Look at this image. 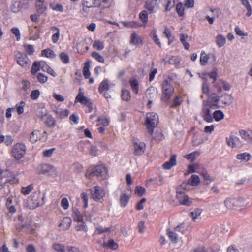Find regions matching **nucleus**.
<instances>
[{"label": "nucleus", "mask_w": 252, "mask_h": 252, "mask_svg": "<svg viewBox=\"0 0 252 252\" xmlns=\"http://www.w3.org/2000/svg\"><path fill=\"white\" fill-rule=\"evenodd\" d=\"M107 170L103 164H99L96 166H90L87 170L86 177L89 179L95 176L97 177H101L103 179L106 177Z\"/></svg>", "instance_id": "obj_1"}, {"label": "nucleus", "mask_w": 252, "mask_h": 252, "mask_svg": "<svg viewBox=\"0 0 252 252\" xmlns=\"http://www.w3.org/2000/svg\"><path fill=\"white\" fill-rule=\"evenodd\" d=\"M45 195L40 192H34L31 195L27 201V205L30 209H34L45 203Z\"/></svg>", "instance_id": "obj_2"}, {"label": "nucleus", "mask_w": 252, "mask_h": 252, "mask_svg": "<svg viewBox=\"0 0 252 252\" xmlns=\"http://www.w3.org/2000/svg\"><path fill=\"white\" fill-rule=\"evenodd\" d=\"M162 95L161 100L163 102H168L173 95L174 88L170 81L166 80L162 84Z\"/></svg>", "instance_id": "obj_3"}, {"label": "nucleus", "mask_w": 252, "mask_h": 252, "mask_svg": "<svg viewBox=\"0 0 252 252\" xmlns=\"http://www.w3.org/2000/svg\"><path fill=\"white\" fill-rule=\"evenodd\" d=\"M26 146L21 143L15 144L11 151L12 155L17 160L22 158L26 154Z\"/></svg>", "instance_id": "obj_4"}, {"label": "nucleus", "mask_w": 252, "mask_h": 252, "mask_svg": "<svg viewBox=\"0 0 252 252\" xmlns=\"http://www.w3.org/2000/svg\"><path fill=\"white\" fill-rule=\"evenodd\" d=\"M90 191L91 197L95 201L101 202L105 195L103 189L98 186L91 189Z\"/></svg>", "instance_id": "obj_5"}, {"label": "nucleus", "mask_w": 252, "mask_h": 252, "mask_svg": "<svg viewBox=\"0 0 252 252\" xmlns=\"http://www.w3.org/2000/svg\"><path fill=\"white\" fill-rule=\"evenodd\" d=\"M37 173L38 174H48L52 175L56 172V168L52 165L43 163L39 165L36 169Z\"/></svg>", "instance_id": "obj_6"}, {"label": "nucleus", "mask_w": 252, "mask_h": 252, "mask_svg": "<svg viewBox=\"0 0 252 252\" xmlns=\"http://www.w3.org/2000/svg\"><path fill=\"white\" fill-rule=\"evenodd\" d=\"M156 115L154 113H149L147 114L145 125L150 135L153 133V130L156 127Z\"/></svg>", "instance_id": "obj_7"}, {"label": "nucleus", "mask_w": 252, "mask_h": 252, "mask_svg": "<svg viewBox=\"0 0 252 252\" xmlns=\"http://www.w3.org/2000/svg\"><path fill=\"white\" fill-rule=\"evenodd\" d=\"M176 192V197L181 205L188 206L191 205L192 204L191 199L186 195L184 191H180L179 188H178Z\"/></svg>", "instance_id": "obj_8"}, {"label": "nucleus", "mask_w": 252, "mask_h": 252, "mask_svg": "<svg viewBox=\"0 0 252 252\" xmlns=\"http://www.w3.org/2000/svg\"><path fill=\"white\" fill-rule=\"evenodd\" d=\"M134 147L133 154L136 156H140L143 154L146 149V145L144 142H140L138 139H135L133 140Z\"/></svg>", "instance_id": "obj_9"}, {"label": "nucleus", "mask_w": 252, "mask_h": 252, "mask_svg": "<svg viewBox=\"0 0 252 252\" xmlns=\"http://www.w3.org/2000/svg\"><path fill=\"white\" fill-rule=\"evenodd\" d=\"M20 56L16 57L17 63L25 69L29 68L31 65V62L29 59L25 55L19 53Z\"/></svg>", "instance_id": "obj_10"}, {"label": "nucleus", "mask_w": 252, "mask_h": 252, "mask_svg": "<svg viewBox=\"0 0 252 252\" xmlns=\"http://www.w3.org/2000/svg\"><path fill=\"white\" fill-rule=\"evenodd\" d=\"M214 87L217 92L221 93L222 90L225 91H229L231 86L227 82L223 80H219L214 85Z\"/></svg>", "instance_id": "obj_11"}, {"label": "nucleus", "mask_w": 252, "mask_h": 252, "mask_svg": "<svg viewBox=\"0 0 252 252\" xmlns=\"http://www.w3.org/2000/svg\"><path fill=\"white\" fill-rule=\"evenodd\" d=\"M2 181L3 184L6 183L14 184L18 181L14 174L7 170H3Z\"/></svg>", "instance_id": "obj_12"}, {"label": "nucleus", "mask_w": 252, "mask_h": 252, "mask_svg": "<svg viewBox=\"0 0 252 252\" xmlns=\"http://www.w3.org/2000/svg\"><path fill=\"white\" fill-rule=\"evenodd\" d=\"M226 142L228 146L232 148H236L241 145L240 139L231 133L229 136L226 138Z\"/></svg>", "instance_id": "obj_13"}, {"label": "nucleus", "mask_w": 252, "mask_h": 252, "mask_svg": "<svg viewBox=\"0 0 252 252\" xmlns=\"http://www.w3.org/2000/svg\"><path fill=\"white\" fill-rule=\"evenodd\" d=\"M219 97L216 95L209 97L207 100L204 102V104L210 107L211 109H216L219 107Z\"/></svg>", "instance_id": "obj_14"}, {"label": "nucleus", "mask_w": 252, "mask_h": 252, "mask_svg": "<svg viewBox=\"0 0 252 252\" xmlns=\"http://www.w3.org/2000/svg\"><path fill=\"white\" fill-rule=\"evenodd\" d=\"M75 102H80L82 104L86 105L89 107H90L92 105L89 99L85 96L84 93L81 92V89H79V92L75 98Z\"/></svg>", "instance_id": "obj_15"}, {"label": "nucleus", "mask_w": 252, "mask_h": 252, "mask_svg": "<svg viewBox=\"0 0 252 252\" xmlns=\"http://www.w3.org/2000/svg\"><path fill=\"white\" fill-rule=\"evenodd\" d=\"M53 111L56 114V118L61 120L67 117L70 113L68 109H63L60 108H57Z\"/></svg>", "instance_id": "obj_16"}, {"label": "nucleus", "mask_w": 252, "mask_h": 252, "mask_svg": "<svg viewBox=\"0 0 252 252\" xmlns=\"http://www.w3.org/2000/svg\"><path fill=\"white\" fill-rule=\"evenodd\" d=\"M72 220L70 217H66L63 219L59 225L63 230H66L69 229L71 226Z\"/></svg>", "instance_id": "obj_17"}, {"label": "nucleus", "mask_w": 252, "mask_h": 252, "mask_svg": "<svg viewBox=\"0 0 252 252\" xmlns=\"http://www.w3.org/2000/svg\"><path fill=\"white\" fill-rule=\"evenodd\" d=\"M184 101V98L182 95H178L175 96L170 104V108H176L180 106Z\"/></svg>", "instance_id": "obj_18"}, {"label": "nucleus", "mask_w": 252, "mask_h": 252, "mask_svg": "<svg viewBox=\"0 0 252 252\" xmlns=\"http://www.w3.org/2000/svg\"><path fill=\"white\" fill-rule=\"evenodd\" d=\"M100 5L99 0H84L83 6L87 8L99 7Z\"/></svg>", "instance_id": "obj_19"}, {"label": "nucleus", "mask_w": 252, "mask_h": 252, "mask_svg": "<svg viewBox=\"0 0 252 252\" xmlns=\"http://www.w3.org/2000/svg\"><path fill=\"white\" fill-rule=\"evenodd\" d=\"M44 0H37L36 2V11L39 15L43 14L47 10L46 5Z\"/></svg>", "instance_id": "obj_20"}, {"label": "nucleus", "mask_w": 252, "mask_h": 252, "mask_svg": "<svg viewBox=\"0 0 252 252\" xmlns=\"http://www.w3.org/2000/svg\"><path fill=\"white\" fill-rule=\"evenodd\" d=\"M239 134L241 135V137L248 142L252 141V130H240Z\"/></svg>", "instance_id": "obj_21"}, {"label": "nucleus", "mask_w": 252, "mask_h": 252, "mask_svg": "<svg viewBox=\"0 0 252 252\" xmlns=\"http://www.w3.org/2000/svg\"><path fill=\"white\" fill-rule=\"evenodd\" d=\"M157 0H148L145 2L144 7L150 13H153L157 6Z\"/></svg>", "instance_id": "obj_22"}, {"label": "nucleus", "mask_w": 252, "mask_h": 252, "mask_svg": "<svg viewBox=\"0 0 252 252\" xmlns=\"http://www.w3.org/2000/svg\"><path fill=\"white\" fill-rule=\"evenodd\" d=\"M41 134V131L39 130H34L30 134L29 140L32 143H36L38 139H40V135Z\"/></svg>", "instance_id": "obj_23"}, {"label": "nucleus", "mask_w": 252, "mask_h": 252, "mask_svg": "<svg viewBox=\"0 0 252 252\" xmlns=\"http://www.w3.org/2000/svg\"><path fill=\"white\" fill-rule=\"evenodd\" d=\"M161 3L165 7V11H170L175 6L174 0H161Z\"/></svg>", "instance_id": "obj_24"}, {"label": "nucleus", "mask_w": 252, "mask_h": 252, "mask_svg": "<svg viewBox=\"0 0 252 252\" xmlns=\"http://www.w3.org/2000/svg\"><path fill=\"white\" fill-rule=\"evenodd\" d=\"M210 54H207L204 51H202L200 56V64L204 66L207 64L209 59L210 58Z\"/></svg>", "instance_id": "obj_25"}, {"label": "nucleus", "mask_w": 252, "mask_h": 252, "mask_svg": "<svg viewBox=\"0 0 252 252\" xmlns=\"http://www.w3.org/2000/svg\"><path fill=\"white\" fill-rule=\"evenodd\" d=\"M236 158L238 160H240L244 162H247L251 159L252 156L249 153L244 152L243 153L237 154Z\"/></svg>", "instance_id": "obj_26"}, {"label": "nucleus", "mask_w": 252, "mask_h": 252, "mask_svg": "<svg viewBox=\"0 0 252 252\" xmlns=\"http://www.w3.org/2000/svg\"><path fill=\"white\" fill-rule=\"evenodd\" d=\"M43 63H44V61L34 62L31 69L32 74L33 75L35 74L40 70V66Z\"/></svg>", "instance_id": "obj_27"}, {"label": "nucleus", "mask_w": 252, "mask_h": 252, "mask_svg": "<svg viewBox=\"0 0 252 252\" xmlns=\"http://www.w3.org/2000/svg\"><path fill=\"white\" fill-rule=\"evenodd\" d=\"M216 43L218 47H223L226 43L225 37L221 34L217 35L216 37Z\"/></svg>", "instance_id": "obj_28"}, {"label": "nucleus", "mask_w": 252, "mask_h": 252, "mask_svg": "<svg viewBox=\"0 0 252 252\" xmlns=\"http://www.w3.org/2000/svg\"><path fill=\"white\" fill-rule=\"evenodd\" d=\"M242 4L245 6L247 10V12L246 14V17H250L252 14V7L250 4L248 0H240Z\"/></svg>", "instance_id": "obj_29"}, {"label": "nucleus", "mask_w": 252, "mask_h": 252, "mask_svg": "<svg viewBox=\"0 0 252 252\" xmlns=\"http://www.w3.org/2000/svg\"><path fill=\"white\" fill-rule=\"evenodd\" d=\"M142 40L136 33H133L131 35L130 43L135 45H142Z\"/></svg>", "instance_id": "obj_30"}, {"label": "nucleus", "mask_w": 252, "mask_h": 252, "mask_svg": "<svg viewBox=\"0 0 252 252\" xmlns=\"http://www.w3.org/2000/svg\"><path fill=\"white\" fill-rule=\"evenodd\" d=\"M206 184L208 185L214 181V178L210 176L207 171L204 170L200 173Z\"/></svg>", "instance_id": "obj_31"}, {"label": "nucleus", "mask_w": 252, "mask_h": 252, "mask_svg": "<svg viewBox=\"0 0 252 252\" xmlns=\"http://www.w3.org/2000/svg\"><path fill=\"white\" fill-rule=\"evenodd\" d=\"M202 210L200 208H195L192 211L189 213V216L192 220L195 221V220L201 215Z\"/></svg>", "instance_id": "obj_32"}, {"label": "nucleus", "mask_w": 252, "mask_h": 252, "mask_svg": "<svg viewBox=\"0 0 252 252\" xmlns=\"http://www.w3.org/2000/svg\"><path fill=\"white\" fill-rule=\"evenodd\" d=\"M200 153L198 151H194L189 154L184 156V158L191 162L195 160L196 158L199 155Z\"/></svg>", "instance_id": "obj_33"}, {"label": "nucleus", "mask_w": 252, "mask_h": 252, "mask_svg": "<svg viewBox=\"0 0 252 252\" xmlns=\"http://www.w3.org/2000/svg\"><path fill=\"white\" fill-rule=\"evenodd\" d=\"M6 206L8 209L9 212L11 213H15L16 212V209L15 207V203L13 202L12 200L10 198L7 199Z\"/></svg>", "instance_id": "obj_34"}, {"label": "nucleus", "mask_w": 252, "mask_h": 252, "mask_svg": "<svg viewBox=\"0 0 252 252\" xmlns=\"http://www.w3.org/2000/svg\"><path fill=\"white\" fill-rule=\"evenodd\" d=\"M224 115L221 110H216L213 113V118L216 122H219L224 118Z\"/></svg>", "instance_id": "obj_35"}, {"label": "nucleus", "mask_w": 252, "mask_h": 252, "mask_svg": "<svg viewBox=\"0 0 252 252\" xmlns=\"http://www.w3.org/2000/svg\"><path fill=\"white\" fill-rule=\"evenodd\" d=\"M129 196L125 193L122 194L120 196V203L121 206L122 207H125L129 201Z\"/></svg>", "instance_id": "obj_36"}, {"label": "nucleus", "mask_w": 252, "mask_h": 252, "mask_svg": "<svg viewBox=\"0 0 252 252\" xmlns=\"http://www.w3.org/2000/svg\"><path fill=\"white\" fill-rule=\"evenodd\" d=\"M109 89L108 82L107 80L103 81L100 84L99 87V92L100 93H102L108 91Z\"/></svg>", "instance_id": "obj_37"}, {"label": "nucleus", "mask_w": 252, "mask_h": 252, "mask_svg": "<svg viewBox=\"0 0 252 252\" xmlns=\"http://www.w3.org/2000/svg\"><path fill=\"white\" fill-rule=\"evenodd\" d=\"M52 248L58 252H65L66 251V247L59 243H55L53 245Z\"/></svg>", "instance_id": "obj_38"}, {"label": "nucleus", "mask_w": 252, "mask_h": 252, "mask_svg": "<svg viewBox=\"0 0 252 252\" xmlns=\"http://www.w3.org/2000/svg\"><path fill=\"white\" fill-rule=\"evenodd\" d=\"M41 54L43 56L48 58H54L56 57L54 52L52 50L49 49H44L42 51Z\"/></svg>", "instance_id": "obj_39"}, {"label": "nucleus", "mask_w": 252, "mask_h": 252, "mask_svg": "<svg viewBox=\"0 0 252 252\" xmlns=\"http://www.w3.org/2000/svg\"><path fill=\"white\" fill-rule=\"evenodd\" d=\"M129 84L134 92L137 94L139 91L138 83L136 79H132L129 81Z\"/></svg>", "instance_id": "obj_40"}, {"label": "nucleus", "mask_w": 252, "mask_h": 252, "mask_svg": "<svg viewBox=\"0 0 252 252\" xmlns=\"http://www.w3.org/2000/svg\"><path fill=\"white\" fill-rule=\"evenodd\" d=\"M93 46L94 48L101 51L104 48V44L103 41L97 40L94 41Z\"/></svg>", "instance_id": "obj_41"}, {"label": "nucleus", "mask_w": 252, "mask_h": 252, "mask_svg": "<svg viewBox=\"0 0 252 252\" xmlns=\"http://www.w3.org/2000/svg\"><path fill=\"white\" fill-rule=\"evenodd\" d=\"M188 181L191 185L197 186L200 183V178L198 175H192Z\"/></svg>", "instance_id": "obj_42"}, {"label": "nucleus", "mask_w": 252, "mask_h": 252, "mask_svg": "<svg viewBox=\"0 0 252 252\" xmlns=\"http://www.w3.org/2000/svg\"><path fill=\"white\" fill-rule=\"evenodd\" d=\"M52 29L56 31V32L52 35V40L53 43H56L59 38L60 30L56 27H52Z\"/></svg>", "instance_id": "obj_43"}, {"label": "nucleus", "mask_w": 252, "mask_h": 252, "mask_svg": "<svg viewBox=\"0 0 252 252\" xmlns=\"http://www.w3.org/2000/svg\"><path fill=\"white\" fill-rule=\"evenodd\" d=\"M90 64L89 62H86L83 69V75L86 78L90 77V72L89 71Z\"/></svg>", "instance_id": "obj_44"}, {"label": "nucleus", "mask_w": 252, "mask_h": 252, "mask_svg": "<svg viewBox=\"0 0 252 252\" xmlns=\"http://www.w3.org/2000/svg\"><path fill=\"white\" fill-rule=\"evenodd\" d=\"M167 234L168 237L169 238L170 241L173 243H176L178 241V235L177 234L173 231H169L167 232Z\"/></svg>", "instance_id": "obj_45"}, {"label": "nucleus", "mask_w": 252, "mask_h": 252, "mask_svg": "<svg viewBox=\"0 0 252 252\" xmlns=\"http://www.w3.org/2000/svg\"><path fill=\"white\" fill-rule=\"evenodd\" d=\"M184 7L181 2H179L176 6V12L179 16L181 17L184 15Z\"/></svg>", "instance_id": "obj_46"}, {"label": "nucleus", "mask_w": 252, "mask_h": 252, "mask_svg": "<svg viewBox=\"0 0 252 252\" xmlns=\"http://www.w3.org/2000/svg\"><path fill=\"white\" fill-rule=\"evenodd\" d=\"M121 97L123 100L128 101L131 98L129 91L123 89L122 91Z\"/></svg>", "instance_id": "obj_47"}, {"label": "nucleus", "mask_w": 252, "mask_h": 252, "mask_svg": "<svg viewBox=\"0 0 252 252\" xmlns=\"http://www.w3.org/2000/svg\"><path fill=\"white\" fill-rule=\"evenodd\" d=\"M180 59L177 56H171L168 60V63L170 64L175 65L176 66L180 64Z\"/></svg>", "instance_id": "obj_48"}, {"label": "nucleus", "mask_w": 252, "mask_h": 252, "mask_svg": "<svg viewBox=\"0 0 252 252\" xmlns=\"http://www.w3.org/2000/svg\"><path fill=\"white\" fill-rule=\"evenodd\" d=\"M33 189V185L30 184L26 187H22L21 192L24 195H28L32 191Z\"/></svg>", "instance_id": "obj_49"}, {"label": "nucleus", "mask_w": 252, "mask_h": 252, "mask_svg": "<svg viewBox=\"0 0 252 252\" xmlns=\"http://www.w3.org/2000/svg\"><path fill=\"white\" fill-rule=\"evenodd\" d=\"M91 55L93 58L95 59L98 62L102 63L104 62V58L99 53L96 52H92Z\"/></svg>", "instance_id": "obj_50"}, {"label": "nucleus", "mask_w": 252, "mask_h": 252, "mask_svg": "<svg viewBox=\"0 0 252 252\" xmlns=\"http://www.w3.org/2000/svg\"><path fill=\"white\" fill-rule=\"evenodd\" d=\"M145 192V189L142 186H137L135 187V193L139 196H142Z\"/></svg>", "instance_id": "obj_51"}, {"label": "nucleus", "mask_w": 252, "mask_h": 252, "mask_svg": "<svg viewBox=\"0 0 252 252\" xmlns=\"http://www.w3.org/2000/svg\"><path fill=\"white\" fill-rule=\"evenodd\" d=\"M37 79L39 82L44 84L47 81L48 77L42 73H39L37 75Z\"/></svg>", "instance_id": "obj_52"}, {"label": "nucleus", "mask_w": 252, "mask_h": 252, "mask_svg": "<svg viewBox=\"0 0 252 252\" xmlns=\"http://www.w3.org/2000/svg\"><path fill=\"white\" fill-rule=\"evenodd\" d=\"M73 219L74 220L77 221L78 223H79V222L83 221V217L80 212L78 211H75L74 212Z\"/></svg>", "instance_id": "obj_53"}, {"label": "nucleus", "mask_w": 252, "mask_h": 252, "mask_svg": "<svg viewBox=\"0 0 252 252\" xmlns=\"http://www.w3.org/2000/svg\"><path fill=\"white\" fill-rule=\"evenodd\" d=\"M46 118L45 123L50 126H55V121L54 118L51 115H47Z\"/></svg>", "instance_id": "obj_54"}, {"label": "nucleus", "mask_w": 252, "mask_h": 252, "mask_svg": "<svg viewBox=\"0 0 252 252\" xmlns=\"http://www.w3.org/2000/svg\"><path fill=\"white\" fill-rule=\"evenodd\" d=\"M25 52L29 55H32L34 52V47L32 45H24Z\"/></svg>", "instance_id": "obj_55"}, {"label": "nucleus", "mask_w": 252, "mask_h": 252, "mask_svg": "<svg viewBox=\"0 0 252 252\" xmlns=\"http://www.w3.org/2000/svg\"><path fill=\"white\" fill-rule=\"evenodd\" d=\"M60 57L61 61L65 64L68 63L69 62V56L65 53L62 52L60 54Z\"/></svg>", "instance_id": "obj_56"}, {"label": "nucleus", "mask_w": 252, "mask_h": 252, "mask_svg": "<svg viewBox=\"0 0 252 252\" xmlns=\"http://www.w3.org/2000/svg\"><path fill=\"white\" fill-rule=\"evenodd\" d=\"M139 18L144 23H146L148 20V14L146 11H142L139 14Z\"/></svg>", "instance_id": "obj_57"}, {"label": "nucleus", "mask_w": 252, "mask_h": 252, "mask_svg": "<svg viewBox=\"0 0 252 252\" xmlns=\"http://www.w3.org/2000/svg\"><path fill=\"white\" fill-rule=\"evenodd\" d=\"M55 150V148L45 150L43 152V156L45 157L50 158L52 156Z\"/></svg>", "instance_id": "obj_58"}, {"label": "nucleus", "mask_w": 252, "mask_h": 252, "mask_svg": "<svg viewBox=\"0 0 252 252\" xmlns=\"http://www.w3.org/2000/svg\"><path fill=\"white\" fill-rule=\"evenodd\" d=\"M25 106V103L24 101H21L19 104L16 105L17 111L19 115H21L24 112Z\"/></svg>", "instance_id": "obj_59"}, {"label": "nucleus", "mask_w": 252, "mask_h": 252, "mask_svg": "<svg viewBox=\"0 0 252 252\" xmlns=\"http://www.w3.org/2000/svg\"><path fill=\"white\" fill-rule=\"evenodd\" d=\"M11 32L15 35L17 40L19 41L21 38V34L19 29L17 27H13L11 29Z\"/></svg>", "instance_id": "obj_60"}, {"label": "nucleus", "mask_w": 252, "mask_h": 252, "mask_svg": "<svg viewBox=\"0 0 252 252\" xmlns=\"http://www.w3.org/2000/svg\"><path fill=\"white\" fill-rule=\"evenodd\" d=\"M80 224H78L75 226V229L76 231H86V228L85 226V223L84 221L79 222Z\"/></svg>", "instance_id": "obj_61"}, {"label": "nucleus", "mask_w": 252, "mask_h": 252, "mask_svg": "<svg viewBox=\"0 0 252 252\" xmlns=\"http://www.w3.org/2000/svg\"><path fill=\"white\" fill-rule=\"evenodd\" d=\"M40 94V91L38 90H35L32 92L30 96L32 99L35 100L39 97Z\"/></svg>", "instance_id": "obj_62"}, {"label": "nucleus", "mask_w": 252, "mask_h": 252, "mask_svg": "<svg viewBox=\"0 0 252 252\" xmlns=\"http://www.w3.org/2000/svg\"><path fill=\"white\" fill-rule=\"evenodd\" d=\"M235 32L236 34L239 36H247L248 35V33L247 32H244L238 26L235 27Z\"/></svg>", "instance_id": "obj_63"}, {"label": "nucleus", "mask_w": 252, "mask_h": 252, "mask_svg": "<svg viewBox=\"0 0 252 252\" xmlns=\"http://www.w3.org/2000/svg\"><path fill=\"white\" fill-rule=\"evenodd\" d=\"M109 248L115 250L116 249L118 246L116 243L114 242V241L112 239H110L108 240L106 245Z\"/></svg>", "instance_id": "obj_64"}]
</instances>
